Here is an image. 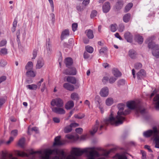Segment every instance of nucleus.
I'll list each match as a JSON object with an SVG mask.
<instances>
[{
	"label": "nucleus",
	"instance_id": "nucleus-59",
	"mask_svg": "<svg viewBox=\"0 0 159 159\" xmlns=\"http://www.w3.org/2000/svg\"><path fill=\"white\" fill-rule=\"evenodd\" d=\"M104 122L106 125H108L109 123V117L105 118L104 120Z\"/></svg>",
	"mask_w": 159,
	"mask_h": 159
},
{
	"label": "nucleus",
	"instance_id": "nucleus-39",
	"mask_svg": "<svg viewBox=\"0 0 159 159\" xmlns=\"http://www.w3.org/2000/svg\"><path fill=\"white\" fill-rule=\"evenodd\" d=\"M117 25L116 24L111 25V31L113 32H115L117 30Z\"/></svg>",
	"mask_w": 159,
	"mask_h": 159
},
{
	"label": "nucleus",
	"instance_id": "nucleus-46",
	"mask_svg": "<svg viewBox=\"0 0 159 159\" xmlns=\"http://www.w3.org/2000/svg\"><path fill=\"white\" fill-rule=\"evenodd\" d=\"M125 81L123 79H120L118 80L117 82L118 86L124 85L125 84Z\"/></svg>",
	"mask_w": 159,
	"mask_h": 159
},
{
	"label": "nucleus",
	"instance_id": "nucleus-25",
	"mask_svg": "<svg viewBox=\"0 0 159 159\" xmlns=\"http://www.w3.org/2000/svg\"><path fill=\"white\" fill-rule=\"evenodd\" d=\"M44 62L42 60H39L37 61L36 66V68L37 69L41 68L44 65Z\"/></svg>",
	"mask_w": 159,
	"mask_h": 159
},
{
	"label": "nucleus",
	"instance_id": "nucleus-1",
	"mask_svg": "<svg viewBox=\"0 0 159 159\" xmlns=\"http://www.w3.org/2000/svg\"><path fill=\"white\" fill-rule=\"evenodd\" d=\"M86 153L87 157V159H95V157L99 156L98 153L92 149L84 148L82 149L80 148H72L70 152V154L68 155L66 159H76V157L81 156L84 153Z\"/></svg>",
	"mask_w": 159,
	"mask_h": 159
},
{
	"label": "nucleus",
	"instance_id": "nucleus-21",
	"mask_svg": "<svg viewBox=\"0 0 159 159\" xmlns=\"http://www.w3.org/2000/svg\"><path fill=\"white\" fill-rule=\"evenodd\" d=\"M103 11L104 13L108 12L109 10V3L108 2H106L102 6Z\"/></svg>",
	"mask_w": 159,
	"mask_h": 159
},
{
	"label": "nucleus",
	"instance_id": "nucleus-13",
	"mask_svg": "<svg viewBox=\"0 0 159 159\" xmlns=\"http://www.w3.org/2000/svg\"><path fill=\"white\" fill-rule=\"evenodd\" d=\"M109 94V89L107 87H104L102 89L100 92V95L102 97H105L107 96Z\"/></svg>",
	"mask_w": 159,
	"mask_h": 159
},
{
	"label": "nucleus",
	"instance_id": "nucleus-52",
	"mask_svg": "<svg viewBox=\"0 0 159 159\" xmlns=\"http://www.w3.org/2000/svg\"><path fill=\"white\" fill-rule=\"evenodd\" d=\"M157 138L159 139V132L158 131L157 129H155L154 133V138Z\"/></svg>",
	"mask_w": 159,
	"mask_h": 159
},
{
	"label": "nucleus",
	"instance_id": "nucleus-41",
	"mask_svg": "<svg viewBox=\"0 0 159 159\" xmlns=\"http://www.w3.org/2000/svg\"><path fill=\"white\" fill-rule=\"evenodd\" d=\"M154 141L155 142L156 148H159V139L157 138L154 139Z\"/></svg>",
	"mask_w": 159,
	"mask_h": 159
},
{
	"label": "nucleus",
	"instance_id": "nucleus-38",
	"mask_svg": "<svg viewBox=\"0 0 159 159\" xmlns=\"http://www.w3.org/2000/svg\"><path fill=\"white\" fill-rule=\"evenodd\" d=\"M84 7L82 5H78L76 7L77 11L79 12H82L84 10Z\"/></svg>",
	"mask_w": 159,
	"mask_h": 159
},
{
	"label": "nucleus",
	"instance_id": "nucleus-36",
	"mask_svg": "<svg viewBox=\"0 0 159 159\" xmlns=\"http://www.w3.org/2000/svg\"><path fill=\"white\" fill-rule=\"evenodd\" d=\"M133 4L132 3H129L125 7V12L128 11L133 7Z\"/></svg>",
	"mask_w": 159,
	"mask_h": 159
},
{
	"label": "nucleus",
	"instance_id": "nucleus-50",
	"mask_svg": "<svg viewBox=\"0 0 159 159\" xmlns=\"http://www.w3.org/2000/svg\"><path fill=\"white\" fill-rule=\"evenodd\" d=\"M53 120L54 123H58L60 122V118L57 117H54L53 118Z\"/></svg>",
	"mask_w": 159,
	"mask_h": 159
},
{
	"label": "nucleus",
	"instance_id": "nucleus-55",
	"mask_svg": "<svg viewBox=\"0 0 159 159\" xmlns=\"http://www.w3.org/2000/svg\"><path fill=\"white\" fill-rule=\"evenodd\" d=\"M107 51V49L106 48H102L100 50V53L102 54L103 53H105Z\"/></svg>",
	"mask_w": 159,
	"mask_h": 159
},
{
	"label": "nucleus",
	"instance_id": "nucleus-16",
	"mask_svg": "<svg viewBox=\"0 0 159 159\" xmlns=\"http://www.w3.org/2000/svg\"><path fill=\"white\" fill-rule=\"evenodd\" d=\"M146 73L143 69H141L137 73V77L138 79L141 80L145 76Z\"/></svg>",
	"mask_w": 159,
	"mask_h": 159
},
{
	"label": "nucleus",
	"instance_id": "nucleus-32",
	"mask_svg": "<svg viewBox=\"0 0 159 159\" xmlns=\"http://www.w3.org/2000/svg\"><path fill=\"white\" fill-rule=\"evenodd\" d=\"M72 130V127L70 125H69L66 126L64 129V131L66 133H67L70 132Z\"/></svg>",
	"mask_w": 159,
	"mask_h": 159
},
{
	"label": "nucleus",
	"instance_id": "nucleus-49",
	"mask_svg": "<svg viewBox=\"0 0 159 159\" xmlns=\"http://www.w3.org/2000/svg\"><path fill=\"white\" fill-rule=\"evenodd\" d=\"M97 14V11L95 10H93L92 11L90 15V16L91 18H94L95 16H96Z\"/></svg>",
	"mask_w": 159,
	"mask_h": 159
},
{
	"label": "nucleus",
	"instance_id": "nucleus-6",
	"mask_svg": "<svg viewBox=\"0 0 159 159\" xmlns=\"http://www.w3.org/2000/svg\"><path fill=\"white\" fill-rule=\"evenodd\" d=\"M43 152V151H36V152H34L31 151L30 153V154H27V153H25L24 152H20L19 151H16V153L17 154L18 156L22 157H30V159H35V157L34 155V154L36 153H39L41 154V155L40 156V157L41 159V156L42 155V153Z\"/></svg>",
	"mask_w": 159,
	"mask_h": 159
},
{
	"label": "nucleus",
	"instance_id": "nucleus-47",
	"mask_svg": "<svg viewBox=\"0 0 159 159\" xmlns=\"http://www.w3.org/2000/svg\"><path fill=\"white\" fill-rule=\"evenodd\" d=\"M142 67V65L140 63H137L134 65V68L136 69H139L141 68Z\"/></svg>",
	"mask_w": 159,
	"mask_h": 159
},
{
	"label": "nucleus",
	"instance_id": "nucleus-8",
	"mask_svg": "<svg viewBox=\"0 0 159 159\" xmlns=\"http://www.w3.org/2000/svg\"><path fill=\"white\" fill-rule=\"evenodd\" d=\"M52 112L57 114L62 115L65 114L66 112L63 107H52Z\"/></svg>",
	"mask_w": 159,
	"mask_h": 159
},
{
	"label": "nucleus",
	"instance_id": "nucleus-3",
	"mask_svg": "<svg viewBox=\"0 0 159 159\" xmlns=\"http://www.w3.org/2000/svg\"><path fill=\"white\" fill-rule=\"evenodd\" d=\"M52 154L58 155V156L56 155L53 157L52 159H64L65 157L64 152L62 150L57 149H46L41 153V159H50V156Z\"/></svg>",
	"mask_w": 159,
	"mask_h": 159
},
{
	"label": "nucleus",
	"instance_id": "nucleus-14",
	"mask_svg": "<svg viewBox=\"0 0 159 159\" xmlns=\"http://www.w3.org/2000/svg\"><path fill=\"white\" fill-rule=\"evenodd\" d=\"M73 72L70 71L68 69L64 70L63 72V73L67 75H75L76 74V71L75 68H73Z\"/></svg>",
	"mask_w": 159,
	"mask_h": 159
},
{
	"label": "nucleus",
	"instance_id": "nucleus-40",
	"mask_svg": "<svg viewBox=\"0 0 159 159\" xmlns=\"http://www.w3.org/2000/svg\"><path fill=\"white\" fill-rule=\"evenodd\" d=\"M125 28L124 25L122 23L120 24L119 25L118 30L119 32H122L124 30Z\"/></svg>",
	"mask_w": 159,
	"mask_h": 159
},
{
	"label": "nucleus",
	"instance_id": "nucleus-51",
	"mask_svg": "<svg viewBox=\"0 0 159 159\" xmlns=\"http://www.w3.org/2000/svg\"><path fill=\"white\" fill-rule=\"evenodd\" d=\"M11 135L16 136L18 134V130L16 129L13 130L11 131Z\"/></svg>",
	"mask_w": 159,
	"mask_h": 159
},
{
	"label": "nucleus",
	"instance_id": "nucleus-42",
	"mask_svg": "<svg viewBox=\"0 0 159 159\" xmlns=\"http://www.w3.org/2000/svg\"><path fill=\"white\" fill-rule=\"evenodd\" d=\"M141 152L142 154V159H146V152L143 151H141ZM152 158L151 159H153V156L152 155H151Z\"/></svg>",
	"mask_w": 159,
	"mask_h": 159
},
{
	"label": "nucleus",
	"instance_id": "nucleus-20",
	"mask_svg": "<svg viewBox=\"0 0 159 159\" xmlns=\"http://www.w3.org/2000/svg\"><path fill=\"white\" fill-rule=\"evenodd\" d=\"M123 5V1L122 0H118L115 5V7L117 10H119L122 7Z\"/></svg>",
	"mask_w": 159,
	"mask_h": 159
},
{
	"label": "nucleus",
	"instance_id": "nucleus-10",
	"mask_svg": "<svg viewBox=\"0 0 159 159\" xmlns=\"http://www.w3.org/2000/svg\"><path fill=\"white\" fill-rule=\"evenodd\" d=\"M124 37L127 42L130 43L132 42L133 36L129 32H125L124 34Z\"/></svg>",
	"mask_w": 159,
	"mask_h": 159
},
{
	"label": "nucleus",
	"instance_id": "nucleus-45",
	"mask_svg": "<svg viewBox=\"0 0 159 159\" xmlns=\"http://www.w3.org/2000/svg\"><path fill=\"white\" fill-rule=\"evenodd\" d=\"M86 49L87 52L92 53L93 52V48L90 46H87L86 47Z\"/></svg>",
	"mask_w": 159,
	"mask_h": 159
},
{
	"label": "nucleus",
	"instance_id": "nucleus-60",
	"mask_svg": "<svg viewBox=\"0 0 159 159\" xmlns=\"http://www.w3.org/2000/svg\"><path fill=\"white\" fill-rule=\"evenodd\" d=\"M7 79V77L5 76H3L0 77V84L2 82L5 81Z\"/></svg>",
	"mask_w": 159,
	"mask_h": 159
},
{
	"label": "nucleus",
	"instance_id": "nucleus-43",
	"mask_svg": "<svg viewBox=\"0 0 159 159\" xmlns=\"http://www.w3.org/2000/svg\"><path fill=\"white\" fill-rule=\"evenodd\" d=\"M84 116L85 115L84 114L80 113L75 115L74 116V117L76 118L81 119L84 118Z\"/></svg>",
	"mask_w": 159,
	"mask_h": 159
},
{
	"label": "nucleus",
	"instance_id": "nucleus-23",
	"mask_svg": "<svg viewBox=\"0 0 159 159\" xmlns=\"http://www.w3.org/2000/svg\"><path fill=\"white\" fill-rule=\"evenodd\" d=\"M67 81L72 84H75L76 83V80L73 76H68L66 78Z\"/></svg>",
	"mask_w": 159,
	"mask_h": 159
},
{
	"label": "nucleus",
	"instance_id": "nucleus-48",
	"mask_svg": "<svg viewBox=\"0 0 159 159\" xmlns=\"http://www.w3.org/2000/svg\"><path fill=\"white\" fill-rule=\"evenodd\" d=\"M17 21L16 20H15L13 22V28H12V31L14 32L16 30V26L17 24Z\"/></svg>",
	"mask_w": 159,
	"mask_h": 159
},
{
	"label": "nucleus",
	"instance_id": "nucleus-22",
	"mask_svg": "<svg viewBox=\"0 0 159 159\" xmlns=\"http://www.w3.org/2000/svg\"><path fill=\"white\" fill-rule=\"evenodd\" d=\"M85 33L88 37L89 39H92L94 37L93 31L90 29L86 30L85 31Z\"/></svg>",
	"mask_w": 159,
	"mask_h": 159
},
{
	"label": "nucleus",
	"instance_id": "nucleus-17",
	"mask_svg": "<svg viewBox=\"0 0 159 159\" xmlns=\"http://www.w3.org/2000/svg\"><path fill=\"white\" fill-rule=\"evenodd\" d=\"M63 86L65 89L70 91H73L75 89L73 85L68 83L64 84Z\"/></svg>",
	"mask_w": 159,
	"mask_h": 159
},
{
	"label": "nucleus",
	"instance_id": "nucleus-34",
	"mask_svg": "<svg viewBox=\"0 0 159 159\" xmlns=\"http://www.w3.org/2000/svg\"><path fill=\"white\" fill-rule=\"evenodd\" d=\"M116 156V159H127L125 154H117Z\"/></svg>",
	"mask_w": 159,
	"mask_h": 159
},
{
	"label": "nucleus",
	"instance_id": "nucleus-7",
	"mask_svg": "<svg viewBox=\"0 0 159 159\" xmlns=\"http://www.w3.org/2000/svg\"><path fill=\"white\" fill-rule=\"evenodd\" d=\"M51 105L54 107H63L64 102L61 98H57L53 99L51 102Z\"/></svg>",
	"mask_w": 159,
	"mask_h": 159
},
{
	"label": "nucleus",
	"instance_id": "nucleus-27",
	"mask_svg": "<svg viewBox=\"0 0 159 159\" xmlns=\"http://www.w3.org/2000/svg\"><path fill=\"white\" fill-rule=\"evenodd\" d=\"M65 63L67 67H68L69 66L72 65L73 63V61L72 59L71 58L68 57L65 59Z\"/></svg>",
	"mask_w": 159,
	"mask_h": 159
},
{
	"label": "nucleus",
	"instance_id": "nucleus-33",
	"mask_svg": "<svg viewBox=\"0 0 159 159\" xmlns=\"http://www.w3.org/2000/svg\"><path fill=\"white\" fill-rule=\"evenodd\" d=\"M129 55L131 58L134 59L136 55L135 51L133 50H130L129 52Z\"/></svg>",
	"mask_w": 159,
	"mask_h": 159
},
{
	"label": "nucleus",
	"instance_id": "nucleus-11",
	"mask_svg": "<svg viewBox=\"0 0 159 159\" xmlns=\"http://www.w3.org/2000/svg\"><path fill=\"white\" fill-rule=\"evenodd\" d=\"M61 137L58 136L56 137L54 139V142L53 143L54 146L62 145L64 144L66 141L64 140H60Z\"/></svg>",
	"mask_w": 159,
	"mask_h": 159
},
{
	"label": "nucleus",
	"instance_id": "nucleus-15",
	"mask_svg": "<svg viewBox=\"0 0 159 159\" xmlns=\"http://www.w3.org/2000/svg\"><path fill=\"white\" fill-rule=\"evenodd\" d=\"M153 102L156 109H159V94H157L154 98Z\"/></svg>",
	"mask_w": 159,
	"mask_h": 159
},
{
	"label": "nucleus",
	"instance_id": "nucleus-12",
	"mask_svg": "<svg viewBox=\"0 0 159 159\" xmlns=\"http://www.w3.org/2000/svg\"><path fill=\"white\" fill-rule=\"evenodd\" d=\"M99 125V122L97 120H96L95 124L92 128V129L90 131V134L93 135L97 131Z\"/></svg>",
	"mask_w": 159,
	"mask_h": 159
},
{
	"label": "nucleus",
	"instance_id": "nucleus-37",
	"mask_svg": "<svg viewBox=\"0 0 159 159\" xmlns=\"http://www.w3.org/2000/svg\"><path fill=\"white\" fill-rule=\"evenodd\" d=\"M27 87L30 90H36L37 88V85L32 84L27 85Z\"/></svg>",
	"mask_w": 159,
	"mask_h": 159
},
{
	"label": "nucleus",
	"instance_id": "nucleus-57",
	"mask_svg": "<svg viewBox=\"0 0 159 159\" xmlns=\"http://www.w3.org/2000/svg\"><path fill=\"white\" fill-rule=\"evenodd\" d=\"M83 131V129L82 128H76L75 129V131L76 132L79 134H81Z\"/></svg>",
	"mask_w": 159,
	"mask_h": 159
},
{
	"label": "nucleus",
	"instance_id": "nucleus-30",
	"mask_svg": "<svg viewBox=\"0 0 159 159\" xmlns=\"http://www.w3.org/2000/svg\"><path fill=\"white\" fill-rule=\"evenodd\" d=\"M25 139L24 138L20 139L18 142V145L21 148H23L25 145Z\"/></svg>",
	"mask_w": 159,
	"mask_h": 159
},
{
	"label": "nucleus",
	"instance_id": "nucleus-5",
	"mask_svg": "<svg viewBox=\"0 0 159 159\" xmlns=\"http://www.w3.org/2000/svg\"><path fill=\"white\" fill-rule=\"evenodd\" d=\"M155 38L154 36H152L148 39L147 40L148 41H152ZM148 47L149 48H151L152 50V55L156 58L159 57V45L155 44L152 42H149L148 44Z\"/></svg>",
	"mask_w": 159,
	"mask_h": 159
},
{
	"label": "nucleus",
	"instance_id": "nucleus-9",
	"mask_svg": "<svg viewBox=\"0 0 159 159\" xmlns=\"http://www.w3.org/2000/svg\"><path fill=\"white\" fill-rule=\"evenodd\" d=\"M155 129H157V128L154 127L153 128V130H148L144 132L143 134V136L146 138H148L152 136L154 138V133Z\"/></svg>",
	"mask_w": 159,
	"mask_h": 159
},
{
	"label": "nucleus",
	"instance_id": "nucleus-29",
	"mask_svg": "<svg viewBox=\"0 0 159 159\" xmlns=\"http://www.w3.org/2000/svg\"><path fill=\"white\" fill-rule=\"evenodd\" d=\"M33 64L32 62L29 61L25 66V69L28 71L32 70L33 68Z\"/></svg>",
	"mask_w": 159,
	"mask_h": 159
},
{
	"label": "nucleus",
	"instance_id": "nucleus-35",
	"mask_svg": "<svg viewBox=\"0 0 159 159\" xmlns=\"http://www.w3.org/2000/svg\"><path fill=\"white\" fill-rule=\"evenodd\" d=\"M70 97L73 100H78L79 98L78 94L75 93H73L71 94Z\"/></svg>",
	"mask_w": 159,
	"mask_h": 159
},
{
	"label": "nucleus",
	"instance_id": "nucleus-53",
	"mask_svg": "<svg viewBox=\"0 0 159 159\" xmlns=\"http://www.w3.org/2000/svg\"><path fill=\"white\" fill-rule=\"evenodd\" d=\"M117 80V78L116 77H114L113 76L111 77L110 78V83L112 84L115 82Z\"/></svg>",
	"mask_w": 159,
	"mask_h": 159
},
{
	"label": "nucleus",
	"instance_id": "nucleus-63",
	"mask_svg": "<svg viewBox=\"0 0 159 159\" xmlns=\"http://www.w3.org/2000/svg\"><path fill=\"white\" fill-rule=\"evenodd\" d=\"M13 139H14L12 137H11L9 140L6 143V144L7 145L10 144L13 141Z\"/></svg>",
	"mask_w": 159,
	"mask_h": 159
},
{
	"label": "nucleus",
	"instance_id": "nucleus-2",
	"mask_svg": "<svg viewBox=\"0 0 159 159\" xmlns=\"http://www.w3.org/2000/svg\"><path fill=\"white\" fill-rule=\"evenodd\" d=\"M125 107V105L122 103H120L117 105L119 109L117 112L118 115L115 118L112 116V114L111 115H110V124L114 125L116 126H117L123 123L125 120V118L122 116L127 115L130 112V111L129 109L123 111Z\"/></svg>",
	"mask_w": 159,
	"mask_h": 159
},
{
	"label": "nucleus",
	"instance_id": "nucleus-28",
	"mask_svg": "<svg viewBox=\"0 0 159 159\" xmlns=\"http://www.w3.org/2000/svg\"><path fill=\"white\" fill-rule=\"evenodd\" d=\"M130 18V14L129 13H127L124 16L123 19L124 22L127 23L129 21Z\"/></svg>",
	"mask_w": 159,
	"mask_h": 159
},
{
	"label": "nucleus",
	"instance_id": "nucleus-54",
	"mask_svg": "<svg viewBox=\"0 0 159 159\" xmlns=\"http://www.w3.org/2000/svg\"><path fill=\"white\" fill-rule=\"evenodd\" d=\"M109 80V77L107 76H104L102 79V81L104 84H105L108 82Z\"/></svg>",
	"mask_w": 159,
	"mask_h": 159
},
{
	"label": "nucleus",
	"instance_id": "nucleus-56",
	"mask_svg": "<svg viewBox=\"0 0 159 159\" xmlns=\"http://www.w3.org/2000/svg\"><path fill=\"white\" fill-rule=\"evenodd\" d=\"M78 25L77 23H74L72 25V28L73 31L74 32L76 30Z\"/></svg>",
	"mask_w": 159,
	"mask_h": 159
},
{
	"label": "nucleus",
	"instance_id": "nucleus-26",
	"mask_svg": "<svg viewBox=\"0 0 159 159\" xmlns=\"http://www.w3.org/2000/svg\"><path fill=\"white\" fill-rule=\"evenodd\" d=\"M135 40L139 44H142L143 41V38L142 36L139 35H135Z\"/></svg>",
	"mask_w": 159,
	"mask_h": 159
},
{
	"label": "nucleus",
	"instance_id": "nucleus-19",
	"mask_svg": "<svg viewBox=\"0 0 159 159\" xmlns=\"http://www.w3.org/2000/svg\"><path fill=\"white\" fill-rule=\"evenodd\" d=\"M112 73L114 75L116 78L120 77L121 75V73L118 69L114 68L112 71Z\"/></svg>",
	"mask_w": 159,
	"mask_h": 159
},
{
	"label": "nucleus",
	"instance_id": "nucleus-58",
	"mask_svg": "<svg viewBox=\"0 0 159 159\" xmlns=\"http://www.w3.org/2000/svg\"><path fill=\"white\" fill-rule=\"evenodd\" d=\"M37 50H34L33 52V57L32 58V59H34L37 56Z\"/></svg>",
	"mask_w": 159,
	"mask_h": 159
},
{
	"label": "nucleus",
	"instance_id": "nucleus-31",
	"mask_svg": "<svg viewBox=\"0 0 159 159\" xmlns=\"http://www.w3.org/2000/svg\"><path fill=\"white\" fill-rule=\"evenodd\" d=\"M26 74L28 77H34L36 75L35 73L32 70L28 71L26 73Z\"/></svg>",
	"mask_w": 159,
	"mask_h": 159
},
{
	"label": "nucleus",
	"instance_id": "nucleus-61",
	"mask_svg": "<svg viewBox=\"0 0 159 159\" xmlns=\"http://www.w3.org/2000/svg\"><path fill=\"white\" fill-rule=\"evenodd\" d=\"M7 43V41L5 40L2 41L0 43V46L2 47L5 46Z\"/></svg>",
	"mask_w": 159,
	"mask_h": 159
},
{
	"label": "nucleus",
	"instance_id": "nucleus-44",
	"mask_svg": "<svg viewBox=\"0 0 159 159\" xmlns=\"http://www.w3.org/2000/svg\"><path fill=\"white\" fill-rule=\"evenodd\" d=\"M7 50L6 48H2L0 51V54L1 55H5L7 54Z\"/></svg>",
	"mask_w": 159,
	"mask_h": 159
},
{
	"label": "nucleus",
	"instance_id": "nucleus-24",
	"mask_svg": "<svg viewBox=\"0 0 159 159\" xmlns=\"http://www.w3.org/2000/svg\"><path fill=\"white\" fill-rule=\"evenodd\" d=\"M74 103L73 101H70L68 102L65 105V108L67 109H70L73 107Z\"/></svg>",
	"mask_w": 159,
	"mask_h": 159
},
{
	"label": "nucleus",
	"instance_id": "nucleus-4",
	"mask_svg": "<svg viewBox=\"0 0 159 159\" xmlns=\"http://www.w3.org/2000/svg\"><path fill=\"white\" fill-rule=\"evenodd\" d=\"M127 106L130 109H136V114L139 115V113L144 115L146 112L145 109L143 108L141 102L139 101H132L127 103Z\"/></svg>",
	"mask_w": 159,
	"mask_h": 159
},
{
	"label": "nucleus",
	"instance_id": "nucleus-64",
	"mask_svg": "<svg viewBox=\"0 0 159 159\" xmlns=\"http://www.w3.org/2000/svg\"><path fill=\"white\" fill-rule=\"evenodd\" d=\"M43 81V79H41V80L38 83H37V88H38L39 89L40 88V87L41 85V83Z\"/></svg>",
	"mask_w": 159,
	"mask_h": 159
},
{
	"label": "nucleus",
	"instance_id": "nucleus-62",
	"mask_svg": "<svg viewBox=\"0 0 159 159\" xmlns=\"http://www.w3.org/2000/svg\"><path fill=\"white\" fill-rule=\"evenodd\" d=\"M115 36L116 38L119 39L120 40H123L122 38L120 36L119 34L118 33H116L115 34Z\"/></svg>",
	"mask_w": 159,
	"mask_h": 159
},
{
	"label": "nucleus",
	"instance_id": "nucleus-18",
	"mask_svg": "<svg viewBox=\"0 0 159 159\" xmlns=\"http://www.w3.org/2000/svg\"><path fill=\"white\" fill-rule=\"evenodd\" d=\"M69 35V32L68 29H66L63 31L61 34V40H63Z\"/></svg>",
	"mask_w": 159,
	"mask_h": 159
}]
</instances>
